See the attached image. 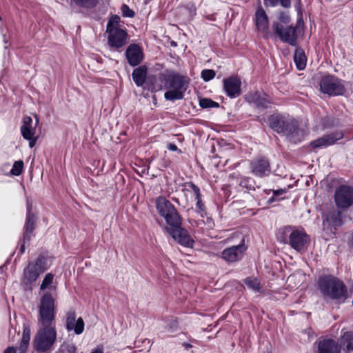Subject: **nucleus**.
<instances>
[{"label":"nucleus","mask_w":353,"mask_h":353,"mask_svg":"<svg viewBox=\"0 0 353 353\" xmlns=\"http://www.w3.org/2000/svg\"><path fill=\"white\" fill-rule=\"evenodd\" d=\"M37 325L38 330L32 340L33 347L40 353L50 352L57 341V332L54 301L49 292L45 293L40 300Z\"/></svg>","instance_id":"nucleus-1"},{"label":"nucleus","mask_w":353,"mask_h":353,"mask_svg":"<svg viewBox=\"0 0 353 353\" xmlns=\"http://www.w3.org/2000/svg\"><path fill=\"white\" fill-rule=\"evenodd\" d=\"M162 81L164 83L165 88L168 90L164 94L165 99L167 101H174L183 98L184 93L188 88L190 79L185 75L171 72L166 75H163Z\"/></svg>","instance_id":"nucleus-2"},{"label":"nucleus","mask_w":353,"mask_h":353,"mask_svg":"<svg viewBox=\"0 0 353 353\" xmlns=\"http://www.w3.org/2000/svg\"><path fill=\"white\" fill-rule=\"evenodd\" d=\"M269 122L274 131L285 134L291 142L301 141L303 137V131L297 128L296 122L292 119L273 114L269 118Z\"/></svg>","instance_id":"nucleus-3"},{"label":"nucleus","mask_w":353,"mask_h":353,"mask_svg":"<svg viewBox=\"0 0 353 353\" xmlns=\"http://www.w3.org/2000/svg\"><path fill=\"white\" fill-rule=\"evenodd\" d=\"M319 288L324 296L332 299L346 298L347 288L345 284L335 277H321L319 280Z\"/></svg>","instance_id":"nucleus-4"},{"label":"nucleus","mask_w":353,"mask_h":353,"mask_svg":"<svg viewBox=\"0 0 353 353\" xmlns=\"http://www.w3.org/2000/svg\"><path fill=\"white\" fill-rule=\"evenodd\" d=\"M47 269V259L40 255L34 261L29 263L23 270L22 283L26 285H31Z\"/></svg>","instance_id":"nucleus-5"},{"label":"nucleus","mask_w":353,"mask_h":353,"mask_svg":"<svg viewBox=\"0 0 353 353\" xmlns=\"http://www.w3.org/2000/svg\"><path fill=\"white\" fill-rule=\"evenodd\" d=\"M156 208L169 225H177L181 217L174 205L165 197L159 196L156 200Z\"/></svg>","instance_id":"nucleus-6"},{"label":"nucleus","mask_w":353,"mask_h":353,"mask_svg":"<svg viewBox=\"0 0 353 353\" xmlns=\"http://www.w3.org/2000/svg\"><path fill=\"white\" fill-rule=\"evenodd\" d=\"M319 86L320 90L329 96L342 95L345 90L342 81L331 75L323 77L319 82Z\"/></svg>","instance_id":"nucleus-7"},{"label":"nucleus","mask_w":353,"mask_h":353,"mask_svg":"<svg viewBox=\"0 0 353 353\" xmlns=\"http://www.w3.org/2000/svg\"><path fill=\"white\" fill-rule=\"evenodd\" d=\"M274 34L279 37L284 43L295 46L296 45L297 34L296 27L292 26H285L279 22H274L272 24Z\"/></svg>","instance_id":"nucleus-8"},{"label":"nucleus","mask_w":353,"mask_h":353,"mask_svg":"<svg viewBox=\"0 0 353 353\" xmlns=\"http://www.w3.org/2000/svg\"><path fill=\"white\" fill-rule=\"evenodd\" d=\"M334 201L339 208L345 209L353 204V188L343 185L336 188Z\"/></svg>","instance_id":"nucleus-9"},{"label":"nucleus","mask_w":353,"mask_h":353,"mask_svg":"<svg viewBox=\"0 0 353 353\" xmlns=\"http://www.w3.org/2000/svg\"><path fill=\"white\" fill-rule=\"evenodd\" d=\"M309 236L302 230H294L290 233L288 243L299 252H303L310 244Z\"/></svg>","instance_id":"nucleus-10"},{"label":"nucleus","mask_w":353,"mask_h":353,"mask_svg":"<svg viewBox=\"0 0 353 353\" xmlns=\"http://www.w3.org/2000/svg\"><path fill=\"white\" fill-rule=\"evenodd\" d=\"M170 226V228H166V230L176 241L186 247L193 246L194 241L188 232L181 227V219L179 220V225Z\"/></svg>","instance_id":"nucleus-11"},{"label":"nucleus","mask_w":353,"mask_h":353,"mask_svg":"<svg viewBox=\"0 0 353 353\" xmlns=\"http://www.w3.org/2000/svg\"><path fill=\"white\" fill-rule=\"evenodd\" d=\"M250 167L252 173L259 177L268 176L271 172L270 162L264 157L258 158L252 161Z\"/></svg>","instance_id":"nucleus-12"},{"label":"nucleus","mask_w":353,"mask_h":353,"mask_svg":"<svg viewBox=\"0 0 353 353\" xmlns=\"http://www.w3.org/2000/svg\"><path fill=\"white\" fill-rule=\"evenodd\" d=\"M343 133L341 131H336L312 141L310 145L313 149L327 148L334 145L337 141L343 139Z\"/></svg>","instance_id":"nucleus-13"},{"label":"nucleus","mask_w":353,"mask_h":353,"mask_svg":"<svg viewBox=\"0 0 353 353\" xmlns=\"http://www.w3.org/2000/svg\"><path fill=\"white\" fill-rule=\"evenodd\" d=\"M255 24L257 30L263 34L265 39H268L271 36L268 18L262 8H259L255 13Z\"/></svg>","instance_id":"nucleus-14"},{"label":"nucleus","mask_w":353,"mask_h":353,"mask_svg":"<svg viewBox=\"0 0 353 353\" xmlns=\"http://www.w3.org/2000/svg\"><path fill=\"white\" fill-rule=\"evenodd\" d=\"M108 34V42L110 48L117 50L126 44L128 34L125 30H112Z\"/></svg>","instance_id":"nucleus-15"},{"label":"nucleus","mask_w":353,"mask_h":353,"mask_svg":"<svg viewBox=\"0 0 353 353\" xmlns=\"http://www.w3.org/2000/svg\"><path fill=\"white\" fill-rule=\"evenodd\" d=\"M31 330L29 325L23 324L22 338L19 347L15 348L13 346L7 347L4 353H26L30 340Z\"/></svg>","instance_id":"nucleus-16"},{"label":"nucleus","mask_w":353,"mask_h":353,"mask_svg":"<svg viewBox=\"0 0 353 353\" xmlns=\"http://www.w3.org/2000/svg\"><path fill=\"white\" fill-rule=\"evenodd\" d=\"M243 243L238 245L232 246L229 248L225 249L222 252V258L228 262H235L243 257V252L245 250V248L243 244L244 240H242Z\"/></svg>","instance_id":"nucleus-17"},{"label":"nucleus","mask_w":353,"mask_h":353,"mask_svg":"<svg viewBox=\"0 0 353 353\" xmlns=\"http://www.w3.org/2000/svg\"><path fill=\"white\" fill-rule=\"evenodd\" d=\"M241 82L236 77H230L223 79L224 90L231 98H236L241 94Z\"/></svg>","instance_id":"nucleus-18"},{"label":"nucleus","mask_w":353,"mask_h":353,"mask_svg":"<svg viewBox=\"0 0 353 353\" xmlns=\"http://www.w3.org/2000/svg\"><path fill=\"white\" fill-rule=\"evenodd\" d=\"M125 56L128 63L131 66H137L141 63L143 59V51L138 45L130 44L125 51Z\"/></svg>","instance_id":"nucleus-19"},{"label":"nucleus","mask_w":353,"mask_h":353,"mask_svg":"<svg viewBox=\"0 0 353 353\" xmlns=\"http://www.w3.org/2000/svg\"><path fill=\"white\" fill-rule=\"evenodd\" d=\"M245 98L249 103H252L258 108H266L270 103L268 96L261 92H250L245 95Z\"/></svg>","instance_id":"nucleus-20"},{"label":"nucleus","mask_w":353,"mask_h":353,"mask_svg":"<svg viewBox=\"0 0 353 353\" xmlns=\"http://www.w3.org/2000/svg\"><path fill=\"white\" fill-rule=\"evenodd\" d=\"M342 224L341 213L339 211L332 210L327 212L323 221L324 230H330L332 231L336 230V228Z\"/></svg>","instance_id":"nucleus-21"},{"label":"nucleus","mask_w":353,"mask_h":353,"mask_svg":"<svg viewBox=\"0 0 353 353\" xmlns=\"http://www.w3.org/2000/svg\"><path fill=\"white\" fill-rule=\"evenodd\" d=\"M66 328L68 330H74L75 334H80L84 330V322L82 318L76 319L74 311L69 312L66 318Z\"/></svg>","instance_id":"nucleus-22"},{"label":"nucleus","mask_w":353,"mask_h":353,"mask_svg":"<svg viewBox=\"0 0 353 353\" xmlns=\"http://www.w3.org/2000/svg\"><path fill=\"white\" fill-rule=\"evenodd\" d=\"M319 353H340V347L332 339H324L319 342Z\"/></svg>","instance_id":"nucleus-23"},{"label":"nucleus","mask_w":353,"mask_h":353,"mask_svg":"<svg viewBox=\"0 0 353 353\" xmlns=\"http://www.w3.org/2000/svg\"><path fill=\"white\" fill-rule=\"evenodd\" d=\"M20 130L21 135L25 139H30L32 137H35V126L32 125V119L28 116L23 118V124Z\"/></svg>","instance_id":"nucleus-24"},{"label":"nucleus","mask_w":353,"mask_h":353,"mask_svg":"<svg viewBox=\"0 0 353 353\" xmlns=\"http://www.w3.org/2000/svg\"><path fill=\"white\" fill-rule=\"evenodd\" d=\"M36 217L28 209L26 222L25 225V232L23 234L24 243H27L30 240V235L35 228Z\"/></svg>","instance_id":"nucleus-25"},{"label":"nucleus","mask_w":353,"mask_h":353,"mask_svg":"<svg viewBox=\"0 0 353 353\" xmlns=\"http://www.w3.org/2000/svg\"><path fill=\"white\" fill-rule=\"evenodd\" d=\"M146 76L147 68L145 65L135 68L132 74V79L138 87H141L144 84Z\"/></svg>","instance_id":"nucleus-26"},{"label":"nucleus","mask_w":353,"mask_h":353,"mask_svg":"<svg viewBox=\"0 0 353 353\" xmlns=\"http://www.w3.org/2000/svg\"><path fill=\"white\" fill-rule=\"evenodd\" d=\"M345 352L353 350V332H345L340 338V346Z\"/></svg>","instance_id":"nucleus-27"},{"label":"nucleus","mask_w":353,"mask_h":353,"mask_svg":"<svg viewBox=\"0 0 353 353\" xmlns=\"http://www.w3.org/2000/svg\"><path fill=\"white\" fill-rule=\"evenodd\" d=\"M294 60L298 70H302L305 68L307 59L302 49H296L294 54Z\"/></svg>","instance_id":"nucleus-28"},{"label":"nucleus","mask_w":353,"mask_h":353,"mask_svg":"<svg viewBox=\"0 0 353 353\" xmlns=\"http://www.w3.org/2000/svg\"><path fill=\"white\" fill-rule=\"evenodd\" d=\"M244 283L255 292H261L260 282L256 278L248 277L244 280Z\"/></svg>","instance_id":"nucleus-29"},{"label":"nucleus","mask_w":353,"mask_h":353,"mask_svg":"<svg viewBox=\"0 0 353 353\" xmlns=\"http://www.w3.org/2000/svg\"><path fill=\"white\" fill-rule=\"evenodd\" d=\"M72 2L79 7L89 9L94 8L98 3V0H72Z\"/></svg>","instance_id":"nucleus-30"},{"label":"nucleus","mask_w":353,"mask_h":353,"mask_svg":"<svg viewBox=\"0 0 353 353\" xmlns=\"http://www.w3.org/2000/svg\"><path fill=\"white\" fill-rule=\"evenodd\" d=\"M119 23L120 17L118 15L112 16L107 24L106 32H110L112 30H120L121 28H119Z\"/></svg>","instance_id":"nucleus-31"},{"label":"nucleus","mask_w":353,"mask_h":353,"mask_svg":"<svg viewBox=\"0 0 353 353\" xmlns=\"http://www.w3.org/2000/svg\"><path fill=\"white\" fill-rule=\"evenodd\" d=\"M61 353H76L77 347L72 343L65 341L59 348Z\"/></svg>","instance_id":"nucleus-32"},{"label":"nucleus","mask_w":353,"mask_h":353,"mask_svg":"<svg viewBox=\"0 0 353 353\" xmlns=\"http://www.w3.org/2000/svg\"><path fill=\"white\" fill-rule=\"evenodd\" d=\"M199 105L202 108H218L219 104L210 99L203 98L199 100Z\"/></svg>","instance_id":"nucleus-33"},{"label":"nucleus","mask_w":353,"mask_h":353,"mask_svg":"<svg viewBox=\"0 0 353 353\" xmlns=\"http://www.w3.org/2000/svg\"><path fill=\"white\" fill-rule=\"evenodd\" d=\"M23 169V161H17L14 163L13 166L10 170V172L12 175L19 176L21 174Z\"/></svg>","instance_id":"nucleus-34"},{"label":"nucleus","mask_w":353,"mask_h":353,"mask_svg":"<svg viewBox=\"0 0 353 353\" xmlns=\"http://www.w3.org/2000/svg\"><path fill=\"white\" fill-rule=\"evenodd\" d=\"M53 279H54V275L52 273H48L45 276V277L41 284L40 289L41 290H44L48 287H49L52 283Z\"/></svg>","instance_id":"nucleus-35"},{"label":"nucleus","mask_w":353,"mask_h":353,"mask_svg":"<svg viewBox=\"0 0 353 353\" xmlns=\"http://www.w3.org/2000/svg\"><path fill=\"white\" fill-rule=\"evenodd\" d=\"M215 72L213 70L205 69L201 72V77L205 81H209L215 77Z\"/></svg>","instance_id":"nucleus-36"},{"label":"nucleus","mask_w":353,"mask_h":353,"mask_svg":"<svg viewBox=\"0 0 353 353\" xmlns=\"http://www.w3.org/2000/svg\"><path fill=\"white\" fill-rule=\"evenodd\" d=\"M250 182H251V179H250L248 177H243V178L241 179L239 184L243 188L251 190L252 188H253V186Z\"/></svg>","instance_id":"nucleus-37"},{"label":"nucleus","mask_w":353,"mask_h":353,"mask_svg":"<svg viewBox=\"0 0 353 353\" xmlns=\"http://www.w3.org/2000/svg\"><path fill=\"white\" fill-rule=\"evenodd\" d=\"M201 197V196L195 198L196 200V211L201 213V216H203L202 213L205 212V208Z\"/></svg>","instance_id":"nucleus-38"},{"label":"nucleus","mask_w":353,"mask_h":353,"mask_svg":"<svg viewBox=\"0 0 353 353\" xmlns=\"http://www.w3.org/2000/svg\"><path fill=\"white\" fill-rule=\"evenodd\" d=\"M121 11L124 17H132L134 15V12L130 9L127 5H123L121 7Z\"/></svg>","instance_id":"nucleus-39"},{"label":"nucleus","mask_w":353,"mask_h":353,"mask_svg":"<svg viewBox=\"0 0 353 353\" xmlns=\"http://www.w3.org/2000/svg\"><path fill=\"white\" fill-rule=\"evenodd\" d=\"M190 188H192V190H193V192L194 193L195 198L201 196V192H200V190H199V188L196 185H194L193 183H191L190 184Z\"/></svg>","instance_id":"nucleus-40"},{"label":"nucleus","mask_w":353,"mask_h":353,"mask_svg":"<svg viewBox=\"0 0 353 353\" xmlns=\"http://www.w3.org/2000/svg\"><path fill=\"white\" fill-rule=\"evenodd\" d=\"M279 19L283 23H288L290 21V17L288 15L285 14V13H281V14L279 16Z\"/></svg>","instance_id":"nucleus-41"},{"label":"nucleus","mask_w":353,"mask_h":353,"mask_svg":"<svg viewBox=\"0 0 353 353\" xmlns=\"http://www.w3.org/2000/svg\"><path fill=\"white\" fill-rule=\"evenodd\" d=\"M279 0H264L265 5L267 6H275L278 3Z\"/></svg>","instance_id":"nucleus-42"},{"label":"nucleus","mask_w":353,"mask_h":353,"mask_svg":"<svg viewBox=\"0 0 353 353\" xmlns=\"http://www.w3.org/2000/svg\"><path fill=\"white\" fill-rule=\"evenodd\" d=\"M167 148L170 151H179L180 153L182 152L181 150H178L176 145L174 143H168Z\"/></svg>","instance_id":"nucleus-43"},{"label":"nucleus","mask_w":353,"mask_h":353,"mask_svg":"<svg viewBox=\"0 0 353 353\" xmlns=\"http://www.w3.org/2000/svg\"><path fill=\"white\" fill-rule=\"evenodd\" d=\"M28 141H29V146L30 148H33L35 144H36V142L37 141V137H32L30 139H27Z\"/></svg>","instance_id":"nucleus-44"},{"label":"nucleus","mask_w":353,"mask_h":353,"mask_svg":"<svg viewBox=\"0 0 353 353\" xmlns=\"http://www.w3.org/2000/svg\"><path fill=\"white\" fill-rule=\"evenodd\" d=\"M285 189H278L273 191V196H278L283 194L285 192Z\"/></svg>","instance_id":"nucleus-45"},{"label":"nucleus","mask_w":353,"mask_h":353,"mask_svg":"<svg viewBox=\"0 0 353 353\" xmlns=\"http://www.w3.org/2000/svg\"><path fill=\"white\" fill-rule=\"evenodd\" d=\"M281 4L285 7L288 8L290 6V0H280Z\"/></svg>","instance_id":"nucleus-46"},{"label":"nucleus","mask_w":353,"mask_h":353,"mask_svg":"<svg viewBox=\"0 0 353 353\" xmlns=\"http://www.w3.org/2000/svg\"><path fill=\"white\" fill-rule=\"evenodd\" d=\"M183 346L186 349H189L190 347H192V345H190V343H183Z\"/></svg>","instance_id":"nucleus-47"},{"label":"nucleus","mask_w":353,"mask_h":353,"mask_svg":"<svg viewBox=\"0 0 353 353\" xmlns=\"http://www.w3.org/2000/svg\"><path fill=\"white\" fill-rule=\"evenodd\" d=\"M91 353H103V350L102 348H97Z\"/></svg>","instance_id":"nucleus-48"},{"label":"nucleus","mask_w":353,"mask_h":353,"mask_svg":"<svg viewBox=\"0 0 353 353\" xmlns=\"http://www.w3.org/2000/svg\"><path fill=\"white\" fill-rule=\"evenodd\" d=\"M283 230L285 233H289L290 232V227H285L283 228Z\"/></svg>","instance_id":"nucleus-49"},{"label":"nucleus","mask_w":353,"mask_h":353,"mask_svg":"<svg viewBox=\"0 0 353 353\" xmlns=\"http://www.w3.org/2000/svg\"><path fill=\"white\" fill-rule=\"evenodd\" d=\"M25 243H24V242H23V245H21V252H24V249H25Z\"/></svg>","instance_id":"nucleus-50"},{"label":"nucleus","mask_w":353,"mask_h":353,"mask_svg":"<svg viewBox=\"0 0 353 353\" xmlns=\"http://www.w3.org/2000/svg\"><path fill=\"white\" fill-rule=\"evenodd\" d=\"M282 241L284 242V243H288V241H285V240H283Z\"/></svg>","instance_id":"nucleus-51"}]
</instances>
